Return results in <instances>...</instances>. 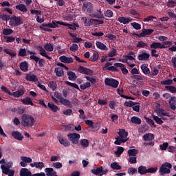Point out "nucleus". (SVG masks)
Wrapping results in <instances>:
<instances>
[{
  "instance_id": "nucleus-1",
  "label": "nucleus",
  "mask_w": 176,
  "mask_h": 176,
  "mask_svg": "<svg viewBox=\"0 0 176 176\" xmlns=\"http://www.w3.org/2000/svg\"><path fill=\"white\" fill-rule=\"evenodd\" d=\"M13 167V162L12 161L1 165V170L3 174L8 176H14V170L11 169Z\"/></svg>"
},
{
  "instance_id": "nucleus-2",
  "label": "nucleus",
  "mask_w": 176,
  "mask_h": 176,
  "mask_svg": "<svg viewBox=\"0 0 176 176\" xmlns=\"http://www.w3.org/2000/svg\"><path fill=\"white\" fill-rule=\"evenodd\" d=\"M21 120V126L23 127H32L35 123V119L31 115L23 114Z\"/></svg>"
},
{
  "instance_id": "nucleus-3",
  "label": "nucleus",
  "mask_w": 176,
  "mask_h": 176,
  "mask_svg": "<svg viewBox=\"0 0 176 176\" xmlns=\"http://www.w3.org/2000/svg\"><path fill=\"white\" fill-rule=\"evenodd\" d=\"M171 168H173V165L171 163L165 162L162 164L159 170L160 175H166V174H170V173H171Z\"/></svg>"
},
{
  "instance_id": "nucleus-4",
  "label": "nucleus",
  "mask_w": 176,
  "mask_h": 176,
  "mask_svg": "<svg viewBox=\"0 0 176 176\" xmlns=\"http://www.w3.org/2000/svg\"><path fill=\"white\" fill-rule=\"evenodd\" d=\"M104 84L106 86L113 87V89H117L119 86V82L116 79L107 78L104 79Z\"/></svg>"
},
{
  "instance_id": "nucleus-5",
  "label": "nucleus",
  "mask_w": 176,
  "mask_h": 176,
  "mask_svg": "<svg viewBox=\"0 0 176 176\" xmlns=\"http://www.w3.org/2000/svg\"><path fill=\"white\" fill-rule=\"evenodd\" d=\"M67 138L72 142V144L76 145L79 144V140H80V135L78 133H73L67 134Z\"/></svg>"
},
{
  "instance_id": "nucleus-6",
  "label": "nucleus",
  "mask_w": 176,
  "mask_h": 176,
  "mask_svg": "<svg viewBox=\"0 0 176 176\" xmlns=\"http://www.w3.org/2000/svg\"><path fill=\"white\" fill-rule=\"evenodd\" d=\"M155 30L153 29H143L142 32L140 34L135 33L133 36H138V38H145L146 35H152Z\"/></svg>"
},
{
  "instance_id": "nucleus-7",
  "label": "nucleus",
  "mask_w": 176,
  "mask_h": 176,
  "mask_svg": "<svg viewBox=\"0 0 176 176\" xmlns=\"http://www.w3.org/2000/svg\"><path fill=\"white\" fill-rule=\"evenodd\" d=\"M58 140L61 145H63L65 148H68L71 145V142L68 140L65 139L61 134L58 135Z\"/></svg>"
},
{
  "instance_id": "nucleus-8",
  "label": "nucleus",
  "mask_w": 176,
  "mask_h": 176,
  "mask_svg": "<svg viewBox=\"0 0 176 176\" xmlns=\"http://www.w3.org/2000/svg\"><path fill=\"white\" fill-rule=\"evenodd\" d=\"M78 69L80 74H84L85 75H93V74H94V71L82 65H80Z\"/></svg>"
},
{
  "instance_id": "nucleus-9",
  "label": "nucleus",
  "mask_w": 176,
  "mask_h": 176,
  "mask_svg": "<svg viewBox=\"0 0 176 176\" xmlns=\"http://www.w3.org/2000/svg\"><path fill=\"white\" fill-rule=\"evenodd\" d=\"M82 10L85 12L87 10L88 13H93V3L91 2L84 3L82 7Z\"/></svg>"
},
{
  "instance_id": "nucleus-10",
  "label": "nucleus",
  "mask_w": 176,
  "mask_h": 176,
  "mask_svg": "<svg viewBox=\"0 0 176 176\" xmlns=\"http://www.w3.org/2000/svg\"><path fill=\"white\" fill-rule=\"evenodd\" d=\"M59 25H64L65 27H67L69 30H72L73 31H76V27H79V25L76 23L69 24L65 22H57Z\"/></svg>"
},
{
  "instance_id": "nucleus-11",
  "label": "nucleus",
  "mask_w": 176,
  "mask_h": 176,
  "mask_svg": "<svg viewBox=\"0 0 176 176\" xmlns=\"http://www.w3.org/2000/svg\"><path fill=\"white\" fill-rule=\"evenodd\" d=\"M59 60L61 63H64L65 64H72V63H74V58H72V57H67L65 56H60Z\"/></svg>"
},
{
  "instance_id": "nucleus-12",
  "label": "nucleus",
  "mask_w": 176,
  "mask_h": 176,
  "mask_svg": "<svg viewBox=\"0 0 176 176\" xmlns=\"http://www.w3.org/2000/svg\"><path fill=\"white\" fill-rule=\"evenodd\" d=\"M12 137L15 139L17 140L18 141H23V139L24 138V136L21 133L17 131H14L11 133Z\"/></svg>"
},
{
  "instance_id": "nucleus-13",
  "label": "nucleus",
  "mask_w": 176,
  "mask_h": 176,
  "mask_svg": "<svg viewBox=\"0 0 176 176\" xmlns=\"http://www.w3.org/2000/svg\"><path fill=\"white\" fill-rule=\"evenodd\" d=\"M150 57H151L150 54H148L146 52H143L138 55V60H139V61H146V60H148Z\"/></svg>"
},
{
  "instance_id": "nucleus-14",
  "label": "nucleus",
  "mask_w": 176,
  "mask_h": 176,
  "mask_svg": "<svg viewBox=\"0 0 176 176\" xmlns=\"http://www.w3.org/2000/svg\"><path fill=\"white\" fill-rule=\"evenodd\" d=\"M57 23H61V21H52V23H43V27H47V28H58V24Z\"/></svg>"
},
{
  "instance_id": "nucleus-15",
  "label": "nucleus",
  "mask_w": 176,
  "mask_h": 176,
  "mask_svg": "<svg viewBox=\"0 0 176 176\" xmlns=\"http://www.w3.org/2000/svg\"><path fill=\"white\" fill-rule=\"evenodd\" d=\"M25 80H28V82H38V80L36 75L30 74H26Z\"/></svg>"
},
{
  "instance_id": "nucleus-16",
  "label": "nucleus",
  "mask_w": 176,
  "mask_h": 176,
  "mask_svg": "<svg viewBox=\"0 0 176 176\" xmlns=\"http://www.w3.org/2000/svg\"><path fill=\"white\" fill-rule=\"evenodd\" d=\"M20 176H32V173L30 172V170L27 168H22L20 170Z\"/></svg>"
},
{
  "instance_id": "nucleus-17",
  "label": "nucleus",
  "mask_w": 176,
  "mask_h": 176,
  "mask_svg": "<svg viewBox=\"0 0 176 176\" xmlns=\"http://www.w3.org/2000/svg\"><path fill=\"white\" fill-rule=\"evenodd\" d=\"M118 21L122 24H129L133 21V19L130 17L126 18L124 16H120L118 19Z\"/></svg>"
},
{
  "instance_id": "nucleus-18",
  "label": "nucleus",
  "mask_w": 176,
  "mask_h": 176,
  "mask_svg": "<svg viewBox=\"0 0 176 176\" xmlns=\"http://www.w3.org/2000/svg\"><path fill=\"white\" fill-rule=\"evenodd\" d=\"M11 20H14L15 22V26L16 27L23 24V19H21V16H16V15H14L11 16Z\"/></svg>"
},
{
  "instance_id": "nucleus-19",
  "label": "nucleus",
  "mask_w": 176,
  "mask_h": 176,
  "mask_svg": "<svg viewBox=\"0 0 176 176\" xmlns=\"http://www.w3.org/2000/svg\"><path fill=\"white\" fill-rule=\"evenodd\" d=\"M169 106L170 109L173 111H175L176 109V97L173 96L171 97L170 99L169 100Z\"/></svg>"
},
{
  "instance_id": "nucleus-20",
  "label": "nucleus",
  "mask_w": 176,
  "mask_h": 176,
  "mask_svg": "<svg viewBox=\"0 0 176 176\" xmlns=\"http://www.w3.org/2000/svg\"><path fill=\"white\" fill-rule=\"evenodd\" d=\"M118 135L122 140H126L127 138V136L129 135V133L126 131L125 129H120Z\"/></svg>"
},
{
  "instance_id": "nucleus-21",
  "label": "nucleus",
  "mask_w": 176,
  "mask_h": 176,
  "mask_svg": "<svg viewBox=\"0 0 176 176\" xmlns=\"http://www.w3.org/2000/svg\"><path fill=\"white\" fill-rule=\"evenodd\" d=\"M44 171L47 176H53L57 174V172H56L53 168H46L44 169Z\"/></svg>"
},
{
  "instance_id": "nucleus-22",
  "label": "nucleus",
  "mask_w": 176,
  "mask_h": 176,
  "mask_svg": "<svg viewBox=\"0 0 176 176\" xmlns=\"http://www.w3.org/2000/svg\"><path fill=\"white\" fill-rule=\"evenodd\" d=\"M140 68L144 75H149L151 74V69L148 68V64L142 65Z\"/></svg>"
},
{
  "instance_id": "nucleus-23",
  "label": "nucleus",
  "mask_w": 176,
  "mask_h": 176,
  "mask_svg": "<svg viewBox=\"0 0 176 176\" xmlns=\"http://www.w3.org/2000/svg\"><path fill=\"white\" fill-rule=\"evenodd\" d=\"M91 173L94 175H101V174H102V166L98 167L95 169H91Z\"/></svg>"
},
{
  "instance_id": "nucleus-24",
  "label": "nucleus",
  "mask_w": 176,
  "mask_h": 176,
  "mask_svg": "<svg viewBox=\"0 0 176 176\" xmlns=\"http://www.w3.org/2000/svg\"><path fill=\"white\" fill-rule=\"evenodd\" d=\"M21 101L23 104V105L34 106V102H32V100H31V98L30 97H26L25 98L21 99Z\"/></svg>"
},
{
  "instance_id": "nucleus-25",
  "label": "nucleus",
  "mask_w": 176,
  "mask_h": 176,
  "mask_svg": "<svg viewBox=\"0 0 176 176\" xmlns=\"http://www.w3.org/2000/svg\"><path fill=\"white\" fill-rule=\"evenodd\" d=\"M144 141H153L155 140V135L153 133H146L143 135Z\"/></svg>"
},
{
  "instance_id": "nucleus-26",
  "label": "nucleus",
  "mask_w": 176,
  "mask_h": 176,
  "mask_svg": "<svg viewBox=\"0 0 176 176\" xmlns=\"http://www.w3.org/2000/svg\"><path fill=\"white\" fill-rule=\"evenodd\" d=\"M21 71L23 72H27L28 71V63L23 61L19 65Z\"/></svg>"
},
{
  "instance_id": "nucleus-27",
  "label": "nucleus",
  "mask_w": 176,
  "mask_h": 176,
  "mask_svg": "<svg viewBox=\"0 0 176 176\" xmlns=\"http://www.w3.org/2000/svg\"><path fill=\"white\" fill-rule=\"evenodd\" d=\"M96 47L98 49H100V50H103V51H106L108 50V47H107V45H105V44L102 43L100 41H96Z\"/></svg>"
},
{
  "instance_id": "nucleus-28",
  "label": "nucleus",
  "mask_w": 176,
  "mask_h": 176,
  "mask_svg": "<svg viewBox=\"0 0 176 176\" xmlns=\"http://www.w3.org/2000/svg\"><path fill=\"white\" fill-rule=\"evenodd\" d=\"M24 93H25V91H24V89H19L14 92H13V97H15L16 98H19V97H21V96H24Z\"/></svg>"
},
{
  "instance_id": "nucleus-29",
  "label": "nucleus",
  "mask_w": 176,
  "mask_h": 176,
  "mask_svg": "<svg viewBox=\"0 0 176 176\" xmlns=\"http://www.w3.org/2000/svg\"><path fill=\"white\" fill-rule=\"evenodd\" d=\"M67 76H69V80H76V78H78V76H76V74H75V72H72V71H68L67 72Z\"/></svg>"
},
{
  "instance_id": "nucleus-30",
  "label": "nucleus",
  "mask_w": 176,
  "mask_h": 176,
  "mask_svg": "<svg viewBox=\"0 0 176 176\" xmlns=\"http://www.w3.org/2000/svg\"><path fill=\"white\" fill-rule=\"evenodd\" d=\"M148 130H149V126H148L146 124L141 125L138 128L139 133H146V131H148Z\"/></svg>"
},
{
  "instance_id": "nucleus-31",
  "label": "nucleus",
  "mask_w": 176,
  "mask_h": 176,
  "mask_svg": "<svg viewBox=\"0 0 176 176\" xmlns=\"http://www.w3.org/2000/svg\"><path fill=\"white\" fill-rule=\"evenodd\" d=\"M54 72L56 76L61 77L64 75V69L61 67H56L54 69Z\"/></svg>"
},
{
  "instance_id": "nucleus-32",
  "label": "nucleus",
  "mask_w": 176,
  "mask_h": 176,
  "mask_svg": "<svg viewBox=\"0 0 176 176\" xmlns=\"http://www.w3.org/2000/svg\"><path fill=\"white\" fill-rule=\"evenodd\" d=\"M15 8L17 10H20V12H28V9H27V6L24 4H19L15 6Z\"/></svg>"
},
{
  "instance_id": "nucleus-33",
  "label": "nucleus",
  "mask_w": 176,
  "mask_h": 176,
  "mask_svg": "<svg viewBox=\"0 0 176 176\" xmlns=\"http://www.w3.org/2000/svg\"><path fill=\"white\" fill-rule=\"evenodd\" d=\"M44 49L47 52H53V50H54V45H53V44H52L50 43H47L44 45Z\"/></svg>"
},
{
  "instance_id": "nucleus-34",
  "label": "nucleus",
  "mask_w": 176,
  "mask_h": 176,
  "mask_svg": "<svg viewBox=\"0 0 176 176\" xmlns=\"http://www.w3.org/2000/svg\"><path fill=\"white\" fill-rule=\"evenodd\" d=\"M59 102L60 104H63V105H65V107H72V104H71V101H69V100L68 99H64V98L60 99L59 100Z\"/></svg>"
},
{
  "instance_id": "nucleus-35",
  "label": "nucleus",
  "mask_w": 176,
  "mask_h": 176,
  "mask_svg": "<svg viewBox=\"0 0 176 176\" xmlns=\"http://www.w3.org/2000/svg\"><path fill=\"white\" fill-rule=\"evenodd\" d=\"M129 140V138H127L126 139H121V138H117L116 139V141L114 142L115 145H121L122 144L124 143V142H127V141Z\"/></svg>"
},
{
  "instance_id": "nucleus-36",
  "label": "nucleus",
  "mask_w": 176,
  "mask_h": 176,
  "mask_svg": "<svg viewBox=\"0 0 176 176\" xmlns=\"http://www.w3.org/2000/svg\"><path fill=\"white\" fill-rule=\"evenodd\" d=\"M110 167L112 170H122V166L119 165L116 162H112Z\"/></svg>"
},
{
  "instance_id": "nucleus-37",
  "label": "nucleus",
  "mask_w": 176,
  "mask_h": 176,
  "mask_svg": "<svg viewBox=\"0 0 176 176\" xmlns=\"http://www.w3.org/2000/svg\"><path fill=\"white\" fill-rule=\"evenodd\" d=\"M146 166H140L138 168V171L140 175H145L146 174Z\"/></svg>"
},
{
  "instance_id": "nucleus-38",
  "label": "nucleus",
  "mask_w": 176,
  "mask_h": 176,
  "mask_svg": "<svg viewBox=\"0 0 176 176\" xmlns=\"http://www.w3.org/2000/svg\"><path fill=\"white\" fill-rule=\"evenodd\" d=\"M151 49H162V43L159 42H153L152 44L150 45Z\"/></svg>"
},
{
  "instance_id": "nucleus-39",
  "label": "nucleus",
  "mask_w": 176,
  "mask_h": 176,
  "mask_svg": "<svg viewBox=\"0 0 176 176\" xmlns=\"http://www.w3.org/2000/svg\"><path fill=\"white\" fill-rule=\"evenodd\" d=\"M48 108L53 112H57L58 111V107L54 104V103L49 102L47 104Z\"/></svg>"
},
{
  "instance_id": "nucleus-40",
  "label": "nucleus",
  "mask_w": 176,
  "mask_h": 176,
  "mask_svg": "<svg viewBox=\"0 0 176 176\" xmlns=\"http://www.w3.org/2000/svg\"><path fill=\"white\" fill-rule=\"evenodd\" d=\"M123 152H124V148H123L122 146H118L117 151H115L114 153L117 157H120L122 153H123Z\"/></svg>"
},
{
  "instance_id": "nucleus-41",
  "label": "nucleus",
  "mask_w": 176,
  "mask_h": 176,
  "mask_svg": "<svg viewBox=\"0 0 176 176\" xmlns=\"http://www.w3.org/2000/svg\"><path fill=\"white\" fill-rule=\"evenodd\" d=\"M136 47H138L139 49H142V47H148V43L144 42V41H138Z\"/></svg>"
},
{
  "instance_id": "nucleus-42",
  "label": "nucleus",
  "mask_w": 176,
  "mask_h": 176,
  "mask_svg": "<svg viewBox=\"0 0 176 176\" xmlns=\"http://www.w3.org/2000/svg\"><path fill=\"white\" fill-rule=\"evenodd\" d=\"M0 19L3 20V21H8L11 20L12 17H10V16L8 15L7 14L2 13L0 14Z\"/></svg>"
},
{
  "instance_id": "nucleus-43",
  "label": "nucleus",
  "mask_w": 176,
  "mask_h": 176,
  "mask_svg": "<svg viewBox=\"0 0 176 176\" xmlns=\"http://www.w3.org/2000/svg\"><path fill=\"white\" fill-rule=\"evenodd\" d=\"M69 35H70V36H72V38H74V43H79V42L82 41V38H78V37H75L76 36L71 32H69Z\"/></svg>"
},
{
  "instance_id": "nucleus-44",
  "label": "nucleus",
  "mask_w": 176,
  "mask_h": 176,
  "mask_svg": "<svg viewBox=\"0 0 176 176\" xmlns=\"http://www.w3.org/2000/svg\"><path fill=\"white\" fill-rule=\"evenodd\" d=\"M131 123H134V124H140L141 123V120L137 116H133L131 118Z\"/></svg>"
},
{
  "instance_id": "nucleus-45",
  "label": "nucleus",
  "mask_w": 176,
  "mask_h": 176,
  "mask_svg": "<svg viewBox=\"0 0 176 176\" xmlns=\"http://www.w3.org/2000/svg\"><path fill=\"white\" fill-rule=\"evenodd\" d=\"M98 52H96L93 54V55L90 57L89 60L92 63H94V61H97L98 60Z\"/></svg>"
},
{
  "instance_id": "nucleus-46",
  "label": "nucleus",
  "mask_w": 176,
  "mask_h": 176,
  "mask_svg": "<svg viewBox=\"0 0 176 176\" xmlns=\"http://www.w3.org/2000/svg\"><path fill=\"white\" fill-rule=\"evenodd\" d=\"M104 14L105 17H109V19H111L113 17V12L111 10H107L104 12Z\"/></svg>"
},
{
  "instance_id": "nucleus-47",
  "label": "nucleus",
  "mask_w": 176,
  "mask_h": 176,
  "mask_svg": "<svg viewBox=\"0 0 176 176\" xmlns=\"http://www.w3.org/2000/svg\"><path fill=\"white\" fill-rule=\"evenodd\" d=\"M48 85L52 91H54L57 89V83L54 81H50Z\"/></svg>"
},
{
  "instance_id": "nucleus-48",
  "label": "nucleus",
  "mask_w": 176,
  "mask_h": 176,
  "mask_svg": "<svg viewBox=\"0 0 176 176\" xmlns=\"http://www.w3.org/2000/svg\"><path fill=\"white\" fill-rule=\"evenodd\" d=\"M138 154V150L137 149H129L128 151L129 156H137Z\"/></svg>"
},
{
  "instance_id": "nucleus-49",
  "label": "nucleus",
  "mask_w": 176,
  "mask_h": 176,
  "mask_svg": "<svg viewBox=\"0 0 176 176\" xmlns=\"http://www.w3.org/2000/svg\"><path fill=\"white\" fill-rule=\"evenodd\" d=\"M4 53H6V54H9V56H11V57H16V53L13 51L10 50L8 48H5L3 50Z\"/></svg>"
},
{
  "instance_id": "nucleus-50",
  "label": "nucleus",
  "mask_w": 176,
  "mask_h": 176,
  "mask_svg": "<svg viewBox=\"0 0 176 176\" xmlns=\"http://www.w3.org/2000/svg\"><path fill=\"white\" fill-rule=\"evenodd\" d=\"M18 56L20 57H25V56H27V51L25 50V48H21L19 50Z\"/></svg>"
},
{
  "instance_id": "nucleus-51",
  "label": "nucleus",
  "mask_w": 176,
  "mask_h": 176,
  "mask_svg": "<svg viewBox=\"0 0 176 176\" xmlns=\"http://www.w3.org/2000/svg\"><path fill=\"white\" fill-rule=\"evenodd\" d=\"M80 144L83 146V148H87V146H89V140L87 139H82L80 141Z\"/></svg>"
},
{
  "instance_id": "nucleus-52",
  "label": "nucleus",
  "mask_w": 176,
  "mask_h": 176,
  "mask_svg": "<svg viewBox=\"0 0 176 176\" xmlns=\"http://www.w3.org/2000/svg\"><path fill=\"white\" fill-rule=\"evenodd\" d=\"M173 45V43L171 41H164L162 44V49H166L167 47H170Z\"/></svg>"
},
{
  "instance_id": "nucleus-53",
  "label": "nucleus",
  "mask_w": 176,
  "mask_h": 176,
  "mask_svg": "<svg viewBox=\"0 0 176 176\" xmlns=\"http://www.w3.org/2000/svg\"><path fill=\"white\" fill-rule=\"evenodd\" d=\"M91 84L89 82L84 83L83 85H80V87L81 90H86L88 87H91Z\"/></svg>"
},
{
  "instance_id": "nucleus-54",
  "label": "nucleus",
  "mask_w": 176,
  "mask_h": 176,
  "mask_svg": "<svg viewBox=\"0 0 176 176\" xmlns=\"http://www.w3.org/2000/svg\"><path fill=\"white\" fill-rule=\"evenodd\" d=\"M145 120L146 122L150 125V126H153L154 127H156V125H155V122H153V120L148 118V117H144Z\"/></svg>"
},
{
  "instance_id": "nucleus-55",
  "label": "nucleus",
  "mask_w": 176,
  "mask_h": 176,
  "mask_svg": "<svg viewBox=\"0 0 176 176\" xmlns=\"http://www.w3.org/2000/svg\"><path fill=\"white\" fill-rule=\"evenodd\" d=\"M12 34H13V30L12 29H4L3 30V35H12Z\"/></svg>"
},
{
  "instance_id": "nucleus-56",
  "label": "nucleus",
  "mask_w": 176,
  "mask_h": 176,
  "mask_svg": "<svg viewBox=\"0 0 176 176\" xmlns=\"http://www.w3.org/2000/svg\"><path fill=\"white\" fill-rule=\"evenodd\" d=\"M157 171V167H153V168H148L146 170V174L150 173V174H155Z\"/></svg>"
},
{
  "instance_id": "nucleus-57",
  "label": "nucleus",
  "mask_w": 176,
  "mask_h": 176,
  "mask_svg": "<svg viewBox=\"0 0 176 176\" xmlns=\"http://www.w3.org/2000/svg\"><path fill=\"white\" fill-rule=\"evenodd\" d=\"M166 89H167V90H169L170 93H176V87L173 85L166 86Z\"/></svg>"
},
{
  "instance_id": "nucleus-58",
  "label": "nucleus",
  "mask_w": 176,
  "mask_h": 176,
  "mask_svg": "<svg viewBox=\"0 0 176 176\" xmlns=\"http://www.w3.org/2000/svg\"><path fill=\"white\" fill-rule=\"evenodd\" d=\"M153 119L157 123V124H163V120H161L159 117L153 115Z\"/></svg>"
},
{
  "instance_id": "nucleus-59",
  "label": "nucleus",
  "mask_w": 176,
  "mask_h": 176,
  "mask_svg": "<svg viewBox=\"0 0 176 176\" xmlns=\"http://www.w3.org/2000/svg\"><path fill=\"white\" fill-rule=\"evenodd\" d=\"M128 174L129 175H134V174H136L137 173V168H129L127 171Z\"/></svg>"
},
{
  "instance_id": "nucleus-60",
  "label": "nucleus",
  "mask_w": 176,
  "mask_h": 176,
  "mask_svg": "<svg viewBox=\"0 0 176 176\" xmlns=\"http://www.w3.org/2000/svg\"><path fill=\"white\" fill-rule=\"evenodd\" d=\"M131 26L135 28V30H141V25L138 23L133 22L131 23Z\"/></svg>"
},
{
  "instance_id": "nucleus-61",
  "label": "nucleus",
  "mask_w": 176,
  "mask_h": 176,
  "mask_svg": "<svg viewBox=\"0 0 176 176\" xmlns=\"http://www.w3.org/2000/svg\"><path fill=\"white\" fill-rule=\"evenodd\" d=\"M132 109L135 112H140V102H135V104L132 106Z\"/></svg>"
},
{
  "instance_id": "nucleus-62",
  "label": "nucleus",
  "mask_w": 176,
  "mask_h": 176,
  "mask_svg": "<svg viewBox=\"0 0 176 176\" xmlns=\"http://www.w3.org/2000/svg\"><path fill=\"white\" fill-rule=\"evenodd\" d=\"M124 107H133V105H135V102H134L131 100L126 101L124 103Z\"/></svg>"
},
{
  "instance_id": "nucleus-63",
  "label": "nucleus",
  "mask_w": 176,
  "mask_h": 176,
  "mask_svg": "<svg viewBox=\"0 0 176 176\" xmlns=\"http://www.w3.org/2000/svg\"><path fill=\"white\" fill-rule=\"evenodd\" d=\"M52 166L53 167H54V168H63V164H61L60 162H54L52 163Z\"/></svg>"
},
{
  "instance_id": "nucleus-64",
  "label": "nucleus",
  "mask_w": 176,
  "mask_h": 176,
  "mask_svg": "<svg viewBox=\"0 0 176 176\" xmlns=\"http://www.w3.org/2000/svg\"><path fill=\"white\" fill-rule=\"evenodd\" d=\"M79 47L77 45V44H72L70 47H69V50L71 52H76V50H78Z\"/></svg>"
}]
</instances>
